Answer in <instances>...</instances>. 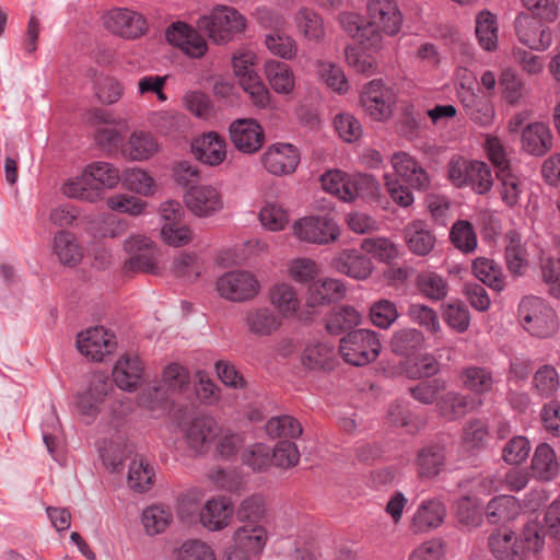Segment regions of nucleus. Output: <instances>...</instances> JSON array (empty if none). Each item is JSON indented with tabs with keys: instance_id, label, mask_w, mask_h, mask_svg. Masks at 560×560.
<instances>
[{
	"instance_id": "603ef678",
	"label": "nucleus",
	"mask_w": 560,
	"mask_h": 560,
	"mask_svg": "<svg viewBox=\"0 0 560 560\" xmlns=\"http://www.w3.org/2000/svg\"><path fill=\"white\" fill-rule=\"evenodd\" d=\"M424 336L416 328H402L394 332L390 341L393 352L410 357L422 348Z\"/></svg>"
},
{
	"instance_id": "13d9d810",
	"label": "nucleus",
	"mask_w": 560,
	"mask_h": 560,
	"mask_svg": "<svg viewBox=\"0 0 560 560\" xmlns=\"http://www.w3.org/2000/svg\"><path fill=\"white\" fill-rule=\"evenodd\" d=\"M261 225L271 232L282 231L289 222V212L277 201H266L259 211Z\"/></svg>"
},
{
	"instance_id": "c85d7f7f",
	"label": "nucleus",
	"mask_w": 560,
	"mask_h": 560,
	"mask_svg": "<svg viewBox=\"0 0 560 560\" xmlns=\"http://www.w3.org/2000/svg\"><path fill=\"white\" fill-rule=\"evenodd\" d=\"M196 158L210 166L220 165L228 154L226 142L223 137L214 131L203 133L192 144Z\"/></svg>"
},
{
	"instance_id": "f8f14e48",
	"label": "nucleus",
	"mask_w": 560,
	"mask_h": 560,
	"mask_svg": "<svg viewBox=\"0 0 560 560\" xmlns=\"http://www.w3.org/2000/svg\"><path fill=\"white\" fill-rule=\"evenodd\" d=\"M116 347V336L103 326L91 327L77 337L78 350L91 361L102 362Z\"/></svg>"
},
{
	"instance_id": "9d476101",
	"label": "nucleus",
	"mask_w": 560,
	"mask_h": 560,
	"mask_svg": "<svg viewBox=\"0 0 560 560\" xmlns=\"http://www.w3.org/2000/svg\"><path fill=\"white\" fill-rule=\"evenodd\" d=\"M366 15L371 31L380 37V49L383 34H397L402 23V15L395 0H368Z\"/></svg>"
},
{
	"instance_id": "37998d69",
	"label": "nucleus",
	"mask_w": 560,
	"mask_h": 560,
	"mask_svg": "<svg viewBox=\"0 0 560 560\" xmlns=\"http://www.w3.org/2000/svg\"><path fill=\"white\" fill-rule=\"evenodd\" d=\"M61 191L65 196L85 202L95 203L102 200V191L97 187H92L89 176L84 174V168L79 175L68 178Z\"/></svg>"
},
{
	"instance_id": "680f3d73",
	"label": "nucleus",
	"mask_w": 560,
	"mask_h": 560,
	"mask_svg": "<svg viewBox=\"0 0 560 560\" xmlns=\"http://www.w3.org/2000/svg\"><path fill=\"white\" fill-rule=\"evenodd\" d=\"M265 45L273 56L284 60H292L298 55L296 40L287 34L268 33L265 36Z\"/></svg>"
},
{
	"instance_id": "393cba45",
	"label": "nucleus",
	"mask_w": 560,
	"mask_h": 560,
	"mask_svg": "<svg viewBox=\"0 0 560 560\" xmlns=\"http://www.w3.org/2000/svg\"><path fill=\"white\" fill-rule=\"evenodd\" d=\"M332 267L338 272L355 280L368 279L374 270L371 258L355 249H343L340 252L332 259Z\"/></svg>"
},
{
	"instance_id": "bf43d9fd",
	"label": "nucleus",
	"mask_w": 560,
	"mask_h": 560,
	"mask_svg": "<svg viewBox=\"0 0 560 560\" xmlns=\"http://www.w3.org/2000/svg\"><path fill=\"white\" fill-rule=\"evenodd\" d=\"M540 272L542 281L548 285L549 293L555 298H560V257L551 253H542Z\"/></svg>"
},
{
	"instance_id": "79ce46f5",
	"label": "nucleus",
	"mask_w": 560,
	"mask_h": 560,
	"mask_svg": "<svg viewBox=\"0 0 560 560\" xmlns=\"http://www.w3.org/2000/svg\"><path fill=\"white\" fill-rule=\"evenodd\" d=\"M334 346L327 341L310 342L303 353L302 363L310 370H330L334 366Z\"/></svg>"
},
{
	"instance_id": "6e6d98bb",
	"label": "nucleus",
	"mask_w": 560,
	"mask_h": 560,
	"mask_svg": "<svg viewBox=\"0 0 560 560\" xmlns=\"http://www.w3.org/2000/svg\"><path fill=\"white\" fill-rule=\"evenodd\" d=\"M265 428L270 438L283 439L282 441H290L302 433L301 423L295 418L287 415L270 418Z\"/></svg>"
},
{
	"instance_id": "864d4df0",
	"label": "nucleus",
	"mask_w": 560,
	"mask_h": 560,
	"mask_svg": "<svg viewBox=\"0 0 560 560\" xmlns=\"http://www.w3.org/2000/svg\"><path fill=\"white\" fill-rule=\"evenodd\" d=\"M506 238L509 241L505 247L508 268L512 273L521 276L525 272L528 266L526 249L517 232H509L506 234Z\"/></svg>"
},
{
	"instance_id": "cd10ccee",
	"label": "nucleus",
	"mask_w": 560,
	"mask_h": 560,
	"mask_svg": "<svg viewBox=\"0 0 560 560\" xmlns=\"http://www.w3.org/2000/svg\"><path fill=\"white\" fill-rule=\"evenodd\" d=\"M340 28L346 32L350 37L359 40L365 47L378 50L380 37L371 31L368 21L364 22L363 18L355 12L342 11L337 16Z\"/></svg>"
},
{
	"instance_id": "a878e982",
	"label": "nucleus",
	"mask_w": 560,
	"mask_h": 560,
	"mask_svg": "<svg viewBox=\"0 0 560 560\" xmlns=\"http://www.w3.org/2000/svg\"><path fill=\"white\" fill-rule=\"evenodd\" d=\"M446 508L440 499L423 500L417 508L410 524L413 533H427L442 525Z\"/></svg>"
},
{
	"instance_id": "4c0bfd02",
	"label": "nucleus",
	"mask_w": 560,
	"mask_h": 560,
	"mask_svg": "<svg viewBox=\"0 0 560 560\" xmlns=\"http://www.w3.org/2000/svg\"><path fill=\"white\" fill-rule=\"evenodd\" d=\"M499 180L498 191L502 202L510 209L521 205L522 196L526 191L525 180L512 168L497 174Z\"/></svg>"
},
{
	"instance_id": "a211bd4d",
	"label": "nucleus",
	"mask_w": 560,
	"mask_h": 560,
	"mask_svg": "<svg viewBox=\"0 0 560 560\" xmlns=\"http://www.w3.org/2000/svg\"><path fill=\"white\" fill-rule=\"evenodd\" d=\"M234 147L246 154L257 152L264 144L265 135L261 126L253 118L234 120L229 128Z\"/></svg>"
},
{
	"instance_id": "3c124183",
	"label": "nucleus",
	"mask_w": 560,
	"mask_h": 560,
	"mask_svg": "<svg viewBox=\"0 0 560 560\" xmlns=\"http://www.w3.org/2000/svg\"><path fill=\"white\" fill-rule=\"evenodd\" d=\"M475 33L480 47L487 51L498 47L497 18L489 11H481L476 18Z\"/></svg>"
},
{
	"instance_id": "5fc2aeb1",
	"label": "nucleus",
	"mask_w": 560,
	"mask_h": 560,
	"mask_svg": "<svg viewBox=\"0 0 560 560\" xmlns=\"http://www.w3.org/2000/svg\"><path fill=\"white\" fill-rule=\"evenodd\" d=\"M472 271L475 277L486 285L495 291L504 289L502 271L498 264L486 257H478L474 260Z\"/></svg>"
},
{
	"instance_id": "dca6fc26",
	"label": "nucleus",
	"mask_w": 560,
	"mask_h": 560,
	"mask_svg": "<svg viewBox=\"0 0 560 560\" xmlns=\"http://www.w3.org/2000/svg\"><path fill=\"white\" fill-rule=\"evenodd\" d=\"M283 320L271 306L258 305L248 307L243 316L245 330L258 338L276 335L282 327Z\"/></svg>"
},
{
	"instance_id": "69168bd1",
	"label": "nucleus",
	"mask_w": 560,
	"mask_h": 560,
	"mask_svg": "<svg viewBox=\"0 0 560 560\" xmlns=\"http://www.w3.org/2000/svg\"><path fill=\"white\" fill-rule=\"evenodd\" d=\"M174 275L185 281H195L202 271V262L196 254L180 253L173 261Z\"/></svg>"
},
{
	"instance_id": "20e7f679",
	"label": "nucleus",
	"mask_w": 560,
	"mask_h": 560,
	"mask_svg": "<svg viewBox=\"0 0 560 560\" xmlns=\"http://www.w3.org/2000/svg\"><path fill=\"white\" fill-rule=\"evenodd\" d=\"M518 318L523 328L537 338H549L558 329L555 310L538 296H525L518 304Z\"/></svg>"
},
{
	"instance_id": "423d86ee",
	"label": "nucleus",
	"mask_w": 560,
	"mask_h": 560,
	"mask_svg": "<svg viewBox=\"0 0 560 560\" xmlns=\"http://www.w3.org/2000/svg\"><path fill=\"white\" fill-rule=\"evenodd\" d=\"M382 345L378 334L371 329H355L340 340L339 352L343 360L355 366L366 365L374 361L381 352Z\"/></svg>"
},
{
	"instance_id": "2eb2a0df",
	"label": "nucleus",
	"mask_w": 560,
	"mask_h": 560,
	"mask_svg": "<svg viewBox=\"0 0 560 560\" xmlns=\"http://www.w3.org/2000/svg\"><path fill=\"white\" fill-rule=\"evenodd\" d=\"M393 103V91L381 80H372L364 85L361 104L372 119L378 121L387 119L392 114Z\"/></svg>"
},
{
	"instance_id": "b1692460",
	"label": "nucleus",
	"mask_w": 560,
	"mask_h": 560,
	"mask_svg": "<svg viewBox=\"0 0 560 560\" xmlns=\"http://www.w3.org/2000/svg\"><path fill=\"white\" fill-rule=\"evenodd\" d=\"M404 241L410 253L424 257L430 255L436 245V236L423 220H413L404 228Z\"/></svg>"
},
{
	"instance_id": "c756f323",
	"label": "nucleus",
	"mask_w": 560,
	"mask_h": 560,
	"mask_svg": "<svg viewBox=\"0 0 560 560\" xmlns=\"http://www.w3.org/2000/svg\"><path fill=\"white\" fill-rule=\"evenodd\" d=\"M271 307L283 318L295 316L301 307V299L298 290L288 282H279L269 289L268 293Z\"/></svg>"
},
{
	"instance_id": "0e129e2a",
	"label": "nucleus",
	"mask_w": 560,
	"mask_h": 560,
	"mask_svg": "<svg viewBox=\"0 0 560 560\" xmlns=\"http://www.w3.org/2000/svg\"><path fill=\"white\" fill-rule=\"evenodd\" d=\"M370 319L378 328H389L399 317L396 304L387 299L375 301L370 306Z\"/></svg>"
},
{
	"instance_id": "4d7b16f0",
	"label": "nucleus",
	"mask_w": 560,
	"mask_h": 560,
	"mask_svg": "<svg viewBox=\"0 0 560 560\" xmlns=\"http://www.w3.org/2000/svg\"><path fill=\"white\" fill-rule=\"evenodd\" d=\"M361 249L383 262L396 259L399 254L397 244L383 236L364 238L361 243Z\"/></svg>"
},
{
	"instance_id": "052dcab7",
	"label": "nucleus",
	"mask_w": 560,
	"mask_h": 560,
	"mask_svg": "<svg viewBox=\"0 0 560 560\" xmlns=\"http://www.w3.org/2000/svg\"><path fill=\"white\" fill-rule=\"evenodd\" d=\"M172 521V513L162 505H151L143 510L141 522L149 535L164 532Z\"/></svg>"
},
{
	"instance_id": "ddd939ff",
	"label": "nucleus",
	"mask_w": 560,
	"mask_h": 560,
	"mask_svg": "<svg viewBox=\"0 0 560 560\" xmlns=\"http://www.w3.org/2000/svg\"><path fill=\"white\" fill-rule=\"evenodd\" d=\"M129 255L125 264L127 271L155 272L158 269L156 252L151 238L145 235H132L124 243Z\"/></svg>"
},
{
	"instance_id": "6ab92c4d",
	"label": "nucleus",
	"mask_w": 560,
	"mask_h": 560,
	"mask_svg": "<svg viewBox=\"0 0 560 560\" xmlns=\"http://www.w3.org/2000/svg\"><path fill=\"white\" fill-rule=\"evenodd\" d=\"M104 25L113 34L125 38H136L147 30L142 15L125 8L109 10L104 16Z\"/></svg>"
},
{
	"instance_id": "2f4dec72",
	"label": "nucleus",
	"mask_w": 560,
	"mask_h": 560,
	"mask_svg": "<svg viewBox=\"0 0 560 560\" xmlns=\"http://www.w3.org/2000/svg\"><path fill=\"white\" fill-rule=\"evenodd\" d=\"M160 151V143L149 131H133L122 148V154L130 161L143 162Z\"/></svg>"
},
{
	"instance_id": "774afa93",
	"label": "nucleus",
	"mask_w": 560,
	"mask_h": 560,
	"mask_svg": "<svg viewBox=\"0 0 560 560\" xmlns=\"http://www.w3.org/2000/svg\"><path fill=\"white\" fill-rule=\"evenodd\" d=\"M453 245L463 253H471L477 248V235L470 222L459 220L450 232Z\"/></svg>"
},
{
	"instance_id": "de8ad7c7",
	"label": "nucleus",
	"mask_w": 560,
	"mask_h": 560,
	"mask_svg": "<svg viewBox=\"0 0 560 560\" xmlns=\"http://www.w3.org/2000/svg\"><path fill=\"white\" fill-rule=\"evenodd\" d=\"M521 511L517 499L513 495H499L487 505L486 516L492 524L505 523L514 520Z\"/></svg>"
},
{
	"instance_id": "ea45409f",
	"label": "nucleus",
	"mask_w": 560,
	"mask_h": 560,
	"mask_svg": "<svg viewBox=\"0 0 560 560\" xmlns=\"http://www.w3.org/2000/svg\"><path fill=\"white\" fill-rule=\"evenodd\" d=\"M533 476L541 481H551L559 471L555 450L547 443L539 444L534 452L530 463Z\"/></svg>"
},
{
	"instance_id": "f3484780",
	"label": "nucleus",
	"mask_w": 560,
	"mask_h": 560,
	"mask_svg": "<svg viewBox=\"0 0 560 560\" xmlns=\"http://www.w3.org/2000/svg\"><path fill=\"white\" fill-rule=\"evenodd\" d=\"M515 31L518 40L532 50L545 51L552 44L551 30L542 27L536 18L527 13L517 15Z\"/></svg>"
},
{
	"instance_id": "a18cd8bd",
	"label": "nucleus",
	"mask_w": 560,
	"mask_h": 560,
	"mask_svg": "<svg viewBox=\"0 0 560 560\" xmlns=\"http://www.w3.org/2000/svg\"><path fill=\"white\" fill-rule=\"evenodd\" d=\"M362 314L353 306L342 305L335 307L327 316L326 329L331 335H340L346 330L359 326Z\"/></svg>"
},
{
	"instance_id": "39448f33",
	"label": "nucleus",
	"mask_w": 560,
	"mask_h": 560,
	"mask_svg": "<svg viewBox=\"0 0 560 560\" xmlns=\"http://www.w3.org/2000/svg\"><path fill=\"white\" fill-rule=\"evenodd\" d=\"M179 432L189 454L205 456L213 451L214 442L221 433V425L214 418L202 415L183 421Z\"/></svg>"
},
{
	"instance_id": "f257e3e1",
	"label": "nucleus",
	"mask_w": 560,
	"mask_h": 560,
	"mask_svg": "<svg viewBox=\"0 0 560 560\" xmlns=\"http://www.w3.org/2000/svg\"><path fill=\"white\" fill-rule=\"evenodd\" d=\"M546 532L537 522H528L520 535L499 529L488 538V547L497 560H528L545 547Z\"/></svg>"
},
{
	"instance_id": "338daca9",
	"label": "nucleus",
	"mask_w": 560,
	"mask_h": 560,
	"mask_svg": "<svg viewBox=\"0 0 560 560\" xmlns=\"http://www.w3.org/2000/svg\"><path fill=\"white\" fill-rule=\"evenodd\" d=\"M462 381L466 388L477 394L490 392L493 385L491 372L479 366L466 368L462 372Z\"/></svg>"
},
{
	"instance_id": "412c9836",
	"label": "nucleus",
	"mask_w": 560,
	"mask_h": 560,
	"mask_svg": "<svg viewBox=\"0 0 560 560\" xmlns=\"http://www.w3.org/2000/svg\"><path fill=\"white\" fill-rule=\"evenodd\" d=\"M261 162L268 173L277 176L288 175L295 171L300 154L294 145L279 142L267 149Z\"/></svg>"
},
{
	"instance_id": "9b49d317",
	"label": "nucleus",
	"mask_w": 560,
	"mask_h": 560,
	"mask_svg": "<svg viewBox=\"0 0 560 560\" xmlns=\"http://www.w3.org/2000/svg\"><path fill=\"white\" fill-rule=\"evenodd\" d=\"M198 26L215 43L226 42L233 33L245 28V19L233 8L218 7L210 15L202 16Z\"/></svg>"
},
{
	"instance_id": "c9c22d12",
	"label": "nucleus",
	"mask_w": 560,
	"mask_h": 560,
	"mask_svg": "<svg viewBox=\"0 0 560 560\" xmlns=\"http://www.w3.org/2000/svg\"><path fill=\"white\" fill-rule=\"evenodd\" d=\"M346 294V287L338 279L327 278L313 281L307 289L306 302L311 307L339 300Z\"/></svg>"
},
{
	"instance_id": "72a5a7b5",
	"label": "nucleus",
	"mask_w": 560,
	"mask_h": 560,
	"mask_svg": "<svg viewBox=\"0 0 560 560\" xmlns=\"http://www.w3.org/2000/svg\"><path fill=\"white\" fill-rule=\"evenodd\" d=\"M446 464L445 446L440 443L429 444L418 451L416 467L420 477L438 476Z\"/></svg>"
},
{
	"instance_id": "e433bc0d",
	"label": "nucleus",
	"mask_w": 560,
	"mask_h": 560,
	"mask_svg": "<svg viewBox=\"0 0 560 560\" xmlns=\"http://www.w3.org/2000/svg\"><path fill=\"white\" fill-rule=\"evenodd\" d=\"M264 72L268 83L276 93L288 95L294 91L295 78L289 65L275 59H268L264 63Z\"/></svg>"
},
{
	"instance_id": "09e8293b",
	"label": "nucleus",
	"mask_w": 560,
	"mask_h": 560,
	"mask_svg": "<svg viewBox=\"0 0 560 560\" xmlns=\"http://www.w3.org/2000/svg\"><path fill=\"white\" fill-rule=\"evenodd\" d=\"M148 125L160 136L179 132L185 125V116L173 110H154L147 116Z\"/></svg>"
},
{
	"instance_id": "aec40b11",
	"label": "nucleus",
	"mask_w": 560,
	"mask_h": 560,
	"mask_svg": "<svg viewBox=\"0 0 560 560\" xmlns=\"http://www.w3.org/2000/svg\"><path fill=\"white\" fill-rule=\"evenodd\" d=\"M112 390V384L103 376H94L89 388L75 397V408L83 421L90 423L100 412V406Z\"/></svg>"
},
{
	"instance_id": "7c9ffc66",
	"label": "nucleus",
	"mask_w": 560,
	"mask_h": 560,
	"mask_svg": "<svg viewBox=\"0 0 560 560\" xmlns=\"http://www.w3.org/2000/svg\"><path fill=\"white\" fill-rule=\"evenodd\" d=\"M233 514V503L226 497H217L208 500L200 510V521L209 530L225 528Z\"/></svg>"
},
{
	"instance_id": "473e14b6",
	"label": "nucleus",
	"mask_w": 560,
	"mask_h": 560,
	"mask_svg": "<svg viewBox=\"0 0 560 560\" xmlns=\"http://www.w3.org/2000/svg\"><path fill=\"white\" fill-rule=\"evenodd\" d=\"M143 365L137 355L125 354L115 364L113 380L122 390L132 392L139 385Z\"/></svg>"
},
{
	"instance_id": "a19ab883",
	"label": "nucleus",
	"mask_w": 560,
	"mask_h": 560,
	"mask_svg": "<svg viewBox=\"0 0 560 560\" xmlns=\"http://www.w3.org/2000/svg\"><path fill=\"white\" fill-rule=\"evenodd\" d=\"M84 174L89 176L92 187H97L102 191V199L106 189L115 188L121 178L119 170L108 162L96 161L86 164Z\"/></svg>"
},
{
	"instance_id": "7ed1b4c3",
	"label": "nucleus",
	"mask_w": 560,
	"mask_h": 560,
	"mask_svg": "<svg viewBox=\"0 0 560 560\" xmlns=\"http://www.w3.org/2000/svg\"><path fill=\"white\" fill-rule=\"evenodd\" d=\"M257 61V55L252 49H237L232 57L234 74L255 107L259 109H275L276 102L255 70Z\"/></svg>"
},
{
	"instance_id": "58836bf2",
	"label": "nucleus",
	"mask_w": 560,
	"mask_h": 560,
	"mask_svg": "<svg viewBox=\"0 0 560 560\" xmlns=\"http://www.w3.org/2000/svg\"><path fill=\"white\" fill-rule=\"evenodd\" d=\"M294 24L298 33L307 42L320 43L326 36L323 18L308 8H301L294 14Z\"/></svg>"
},
{
	"instance_id": "1a4fd4ad",
	"label": "nucleus",
	"mask_w": 560,
	"mask_h": 560,
	"mask_svg": "<svg viewBox=\"0 0 560 560\" xmlns=\"http://www.w3.org/2000/svg\"><path fill=\"white\" fill-rule=\"evenodd\" d=\"M234 546L228 551L226 560H253L265 549L268 541L267 529L257 523H246L233 534Z\"/></svg>"
},
{
	"instance_id": "49530a36",
	"label": "nucleus",
	"mask_w": 560,
	"mask_h": 560,
	"mask_svg": "<svg viewBox=\"0 0 560 560\" xmlns=\"http://www.w3.org/2000/svg\"><path fill=\"white\" fill-rule=\"evenodd\" d=\"M120 180L126 189L143 197H151L156 191L154 177L141 167H129L125 170Z\"/></svg>"
},
{
	"instance_id": "4468645a",
	"label": "nucleus",
	"mask_w": 560,
	"mask_h": 560,
	"mask_svg": "<svg viewBox=\"0 0 560 560\" xmlns=\"http://www.w3.org/2000/svg\"><path fill=\"white\" fill-rule=\"evenodd\" d=\"M187 209L198 218H209L223 209V198L212 185L191 186L184 195Z\"/></svg>"
},
{
	"instance_id": "c03bdc74",
	"label": "nucleus",
	"mask_w": 560,
	"mask_h": 560,
	"mask_svg": "<svg viewBox=\"0 0 560 560\" xmlns=\"http://www.w3.org/2000/svg\"><path fill=\"white\" fill-rule=\"evenodd\" d=\"M54 254L68 267L77 266L83 258V249L77 237L68 231H59L54 236Z\"/></svg>"
},
{
	"instance_id": "6e6552de",
	"label": "nucleus",
	"mask_w": 560,
	"mask_h": 560,
	"mask_svg": "<svg viewBox=\"0 0 560 560\" xmlns=\"http://www.w3.org/2000/svg\"><path fill=\"white\" fill-rule=\"evenodd\" d=\"M219 295L230 302H249L258 296L261 284L255 273L247 270H232L223 273L215 282Z\"/></svg>"
},
{
	"instance_id": "f704fd0d",
	"label": "nucleus",
	"mask_w": 560,
	"mask_h": 560,
	"mask_svg": "<svg viewBox=\"0 0 560 560\" xmlns=\"http://www.w3.org/2000/svg\"><path fill=\"white\" fill-rule=\"evenodd\" d=\"M481 405V400L469 395H460L450 392L442 396L438 402L440 416L448 421L464 417L469 411Z\"/></svg>"
},
{
	"instance_id": "5701e85b",
	"label": "nucleus",
	"mask_w": 560,
	"mask_h": 560,
	"mask_svg": "<svg viewBox=\"0 0 560 560\" xmlns=\"http://www.w3.org/2000/svg\"><path fill=\"white\" fill-rule=\"evenodd\" d=\"M166 39L191 58L202 57L207 51L205 38L185 23H174L166 31Z\"/></svg>"
},
{
	"instance_id": "0eeeda50",
	"label": "nucleus",
	"mask_w": 560,
	"mask_h": 560,
	"mask_svg": "<svg viewBox=\"0 0 560 560\" xmlns=\"http://www.w3.org/2000/svg\"><path fill=\"white\" fill-rule=\"evenodd\" d=\"M292 234L301 242L328 245L339 238L340 228L329 214H315L296 220Z\"/></svg>"
},
{
	"instance_id": "bb28decb",
	"label": "nucleus",
	"mask_w": 560,
	"mask_h": 560,
	"mask_svg": "<svg viewBox=\"0 0 560 560\" xmlns=\"http://www.w3.org/2000/svg\"><path fill=\"white\" fill-rule=\"evenodd\" d=\"M553 136L548 125L536 121L526 125L521 135L524 152L534 156H542L551 150Z\"/></svg>"
},
{
	"instance_id": "f03ea898",
	"label": "nucleus",
	"mask_w": 560,
	"mask_h": 560,
	"mask_svg": "<svg viewBox=\"0 0 560 560\" xmlns=\"http://www.w3.org/2000/svg\"><path fill=\"white\" fill-rule=\"evenodd\" d=\"M188 385V371L177 363H172L164 369L161 384L149 385L140 393L138 404L149 410L153 418H160L168 410V392H182Z\"/></svg>"
},
{
	"instance_id": "4be33fe9",
	"label": "nucleus",
	"mask_w": 560,
	"mask_h": 560,
	"mask_svg": "<svg viewBox=\"0 0 560 560\" xmlns=\"http://www.w3.org/2000/svg\"><path fill=\"white\" fill-rule=\"evenodd\" d=\"M395 174L417 190H427L430 177L422 165L407 152H396L390 159Z\"/></svg>"
},
{
	"instance_id": "8fccbe9b",
	"label": "nucleus",
	"mask_w": 560,
	"mask_h": 560,
	"mask_svg": "<svg viewBox=\"0 0 560 560\" xmlns=\"http://www.w3.org/2000/svg\"><path fill=\"white\" fill-rule=\"evenodd\" d=\"M155 478L154 467L143 457L136 456L128 469V485L138 492L148 491Z\"/></svg>"
},
{
	"instance_id": "e2e57ef3",
	"label": "nucleus",
	"mask_w": 560,
	"mask_h": 560,
	"mask_svg": "<svg viewBox=\"0 0 560 560\" xmlns=\"http://www.w3.org/2000/svg\"><path fill=\"white\" fill-rule=\"evenodd\" d=\"M417 285L423 295L434 301L444 299L448 292L446 280L432 271L420 273L417 279Z\"/></svg>"
}]
</instances>
